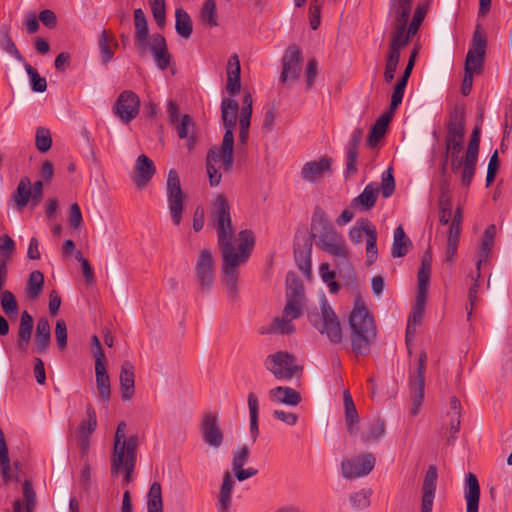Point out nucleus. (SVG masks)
I'll return each mask as SVG.
<instances>
[{
	"label": "nucleus",
	"instance_id": "1",
	"mask_svg": "<svg viewBox=\"0 0 512 512\" xmlns=\"http://www.w3.org/2000/svg\"><path fill=\"white\" fill-rule=\"evenodd\" d=\"M230 209L228 199L224 195H217L212 202L210 217L216 229L218 245L222 253V281L229 295L235 297L238 282L237 268L247 261L254 245V236L250 230H242L238 234L237 248L233 246L234 230Z\"/></svg>",
	"mask_w": 512,
	"mask_h": 512
},
{
	"label": "nucleus",
	"instance_id": "2",
	"mask_svg": "<svg viewBox=\"0 0 512 512\" xmlns=\"http://www.w3.org/2000/svg\"><path fill=\"white\" fill-rule=\"evenodd\" d=\"M239 106L231 98H223L221 101V117L225 127L222 143L219 147L210 149L206 158L207 174L211 186H218L222 175L220 169L231 171L233 167V130L236 125Z\"/></svg>",
	"mask_w": 512,
	"mask_h": 512
},
{
	"label": "nucleus",
	"instance_id": "3",
	"mask_svg": "<svg viewBox=\"0 0 512 512\" xmlns=\"http://www.w3.org/2000/svg\"><path fill=\"white\" fill-rule=\"evenodd\" d=\"M466 111L463 106H455L448 114L445 122L444 138V159L442 173H445L447 163L450 162L451 171L455 174L461 173L464 167L463 157L460 153L463 150L465 139Z\"/></svg>",
	"mask_w": 512,
	"mask_h": 512
},
{
	"label": "nucleus",
	"instance_id": "4",
	"mask_svg": "<svg viewBox=\"0 0 512 512\" xmlns=\"http://www.w3.org/2000/svg\"><path fill=\"white\" fill-rule=\"evenodd\" d=\"M413 8V0H390L388 9V22L391 26L390 37L410 39L418 32L420 25L427 14V4H418L413 13L412 19L408 20Z\"/></svg>",
	"mask_w": 512,
	"mask_h": 512
},
{
	"label": "nucleus",
	"instance_id": "5",
	"mask_svg": "<svg viewBox=\"0 0 512 512\" xmlns=\"http://www.w3.org/2000/svg\"><path fill=\"white\" fill-rule=\"evenodd\" d=\"M311 228L316 246L322 251L328 253L340 262H347L349 259V249L344 236L338 232L328 220L325 212L316 208L313 216Z\"/></svg>",
	"mask_w": 512,
	"mask_h": 512
},
{
	"label": "nucleus",
	"instance_id": "6",
	"mask_svg": "<svg viewBox=\"0 0 512 512\" xmlns=\"http://www.w3.org/2000/svg\"><path fill=\"white\" fill-rule=\"evenodd\" d=\"M351 330V347L356 355L370 353L371 345L376 338V325L364 302L358 296L349 317Z\"/></svg>",
	"mask_w": 512,
	"mask_h": 512
},
{
	"label": "nucleus",
	"instance_id": "7",
	"mask_svg": "<svg viewBox=\"0 0 512 512\" xmlns=\"http://www.w3.org/2000/svg\"><path fill=\"white\" fill-rule=\"evenodd\" d=\"M126 428V423L121 421L115 431L111 455V474L115 476L122 472L124 482L128 484L136 464L138 438L137 436L127 437Z\"/></svg>",
	"mask_w": 512,
	"mask_h": 512
},
{
	"label": "nucleus",
	"instance_id": "8",
	"mask_svg": "<svg viewBox=\"0 0 512 512\" xmlns=\"http://www.w3.org/2000/svg\"><path fill=\"white\" fill-rule=\"evenodd\" d=\"M305 297L303 289L295 286L286 292V304L282 315L276 317L268 328H261V334H282L290 335L294 333L295 326L293 321L303 314Z\"/></svg>",
	"mask_w": 512,
	"mask_h": 512
},
{
	"label": "nucleus",
	"instance_id": "9",
	"mask_svg": "<svg viewBox=\"0 0 512 512\" xmlns=\"http://www.w3.org/2000/svg\"><path fill=\"white\" fill-rule=\"evenodd\" d=\"M308 320L330 343L341 344L343 342L344 335L339 318L324 295L320 298L319 310L311 311Z\"/></svg>",
	"mask_w": 512,
	"mask_h": 512
},
{
	"label": "nucleus",
	"instance_id": "10",
	"mask_svg": "<svg viewBox=\"0 0 512 512\" xmlns=\"http://www.w3.org/2000/svg\"><path fill=\"white\" fill-rule=\"evenodd\" d=\"M264 366L278 380L300 377L303 370V367L297 363L296 357L287 351H277L268 355Z\"/></svg>",
	"mask_w": 512,
	"mask_h": 512
},
{
	"label": "nucleus",
	"instance_id": "11",
	"mask_svg": "<svg viewBox=\"0 0 512 512\" xmlns=\"http://www.w3.org/2000/svg\"><path fill=\"white\" fill-rule=\"evenodd\" d=\"M364 235L366 236V262L368 265H372L378 258L377 231L370 220L362 218L356 221L348 236L353 244H359L362 242Z\"/></svg>",
	"mask_w": 512,
	"mask_h": 512
},
{
	"label": "nucleus",
	"instance_id": "12",
	"mask_svg": "<svg viewBox=\"0 0 512 512\" xmlns=\"http://www.w3.org/2000/svg\"><path fill=\"white\" fill-rule=\"evenodd\" d=\"M487 49V36L480 24L475 26L470 48L466 55L464 71L479 74L484 67V59Z\"/></svg>",
	"mask_w": 512,
	"mask_h": 512
},
{
	"label": "nucleus",
	"instance_id": "13",
	"mask_svg": "<svg viewBox=\"0 0 512 512\" xmlns=\"http://www.w3.org/2000/svg\"><path fill=\"white\" fill-rule=\"evenodd\" d=\"M195 277L203 292L209 291L216 278V264L210 249H201L195 262Z\"/></svg>",
	"mask_w": 512,
	"mask_h": 512
},
{
	"label": "nucleus",
	"instance_id": "14",
	"mask_svg": "<svg viewBox=\"0 0 512 512\" xmlns=\"http://www.w3.org/2000/svg\"><path fill=\"white\" fill-rule=\"evenodd\" d=\"M166 195L172 222L174 225H179L182 221L184 195L178 173L174 169L168 173Z\"/></svg>",
	"mask_w": 512,
	"mask_h": 512
},
{
	"label": "nucleus",
	"instance_id": "15",
	"mask_svg": "<svg viewBox=\"0 0 512 512\" xmlns=\"http://www.w3.org/2000/svg\"><path fill=\"white\" fill-rule=\"evenodd\" d=\"M199 432L203 442L209 447L218 450L224 441V433L220 427V420L216 413L206 412L200 421Z\"/></svg>",
	"mask_w": 512,
	"mask_h": 512
},
{
	"label": "nucleus",
	"instance_id": "16",
	"mask_svg": "<svg viewBox=\"0 0 512 512\" xmlns=\"http://www.w3.org/2000/svg\"><path fill=\"white\" fill-rule=\"evenodd\" d=\"M480 144V128L476 126L470 136L468 146L463 155L464 167L461 172V183L463 186L468 187L475 175L476 164L478 161Z\"/></svg>",
	"mask_w": 512,
	"mask_h": 512
},
{
	"label": "nucleus",
	"instance_id": "17",
	"mask_svg": "<svg viewBox=\"0 0 512 512\" xmlns=\"http://www.w3.org/2000/svg\"><path fill=\"white\" fill-rule=\"evenodd\" d=\"M375 462V457L370 453L343 460L341 474L347 480L366 476L373 470Z\"/></svg>",
	"mask_w": 512,
	"mask_h": 512
},
{
	"label": "nucleus",
	"instance_id": "18",
	"mask_svg": "<svg viewBox=\"0 0 512 512\" xmlns=\"http://www.w3.org/2000/svg\"><path fill=\"white\" fill-rule=\"evenodd\" d=\"M301 74V50L296 45L289 46L282 57L281 83L297 81Z\"/></svg>",
	"mask_w": 512,
	"mask_h": 512
},
{
	"label": "nucleus",
	"instance_id": "19",
	"mask_svg": "<svg viewBox=\"0 0 512 512\" xmlns=\"http://www.w3.org/2000/svg\"><path fill=\"white\" fill-rule=\"evenodd\" d=\"M139 106V97L134 92L125 90L118 96L114 111L124 123H129L138 115Z\"/></svg>",
	"mask_w": 512,
	"mask_h": 512
},
{
	"label": "nucleus",
	"instance_id": "20",
	"mask_svg": "<svg viewBox=\"0 0 512 512\" xmlns=\"http://www.w3.org/2000/svg\"><path fill=\"white\" fill-rule=\"evenodd\" d=\"M438 473L437 468L433 465L429 466L422 483L421 512H432Z\"/></svg>",
	"mask_w": 512,
	"mask_h": 512
},
{
	"label": "nucleus",
	"instance_id": "21",
	"mask_svg": "<svg viewBox=\"0 0 512 512\" xmlns=\"http://www.w3.org/2000/svg\"><path fill=\"white\" fill-rule=\"evenodd\" d=\"M410 41L405 39H398L390 37L388 53L386 57V65L384 71V79L386 82H391L394 79L395 72L398 67L400 59V51L405 48Z\"/></svg>",
	"mask_w": 512,
	"mask_h": 512
},
{
	"label": "nucleus",
	"instance_id": "22",
	"mask_svg": "<svg viewBox=\"0 0 512 512\" xmlns=\"http://www.w3.org/2000/svg\"><path fill=\"white\" fill-rule=\"evenodd\" d=\"M135 46L140 55H144L149 46V28L146 16L141 8L134 10Z\"/></svg>",
	"mask_w": 512,
	"mask_h": 512
},
{
	"label": "nucleus",
	"instance_id": "23",
	"mask_svg": "<svg viewBox=\"0 0 512 512\" xmlns=\"http://www.w3.org/2000/svg\"><path fill=\"white\" fill-rule=\"evenodd\" d=\"M148 48L150 49L157 68L164 71L171 62V55L168 52L167 43L163 35L156 33L150 38Z\"/></svg>",
	"mask_w": 512,
	"mask_h": 512
},
{
	"label": "nucleus",
	"instance_id": "24",
	"mask_svg": "<svg viewBox=\"0 0 512 512\" xmlns=\"http://www.w3.org/2000/svg\"><path fill=\"white\" fill-rule=\"evenodd\" d=\"M332 161L328 157H321L319 160L309 161L301 169L303 180L315 183L319 181L326 172L330 171Z\"/></svg>",
	"mask_w": 512,
	"mask_h": 512
},
{
	"label": "nucleus",
	"instance_id": "25",
	"mask_svg": "<svg viewBox=\"0 0 512 512\" xmlns=\"http://www.w3.org/2000/svg\"><path fill=\"white\" fill-rule=\"evenodd\" d=\"M134 168L136 175L133 181L139 189H143L156 172L154 163L145 154H141L137 157Z\"/></svg>",
	"mask_w": 512,
	"mask_h": 512
},
{
	"label": "nucleus",
	"instance_id": "26",
	"mask_svg": "<svg viewBox=\"0 0 512 512\" xmlns=\"http://www.w3.org/2000/svg\"><path fill=\"white\" fill-rule=\"evenodd\" d=\"M252 97L249 93L244 95L243 98V107L240 111L239 118V149H243L247 146L249 139V128L251 123V115H252Z\"/></svg>",
	"mask_w": 512,
	"mask_h": 512
},
{
	"label": "nucleus",
	"instance_id": "27",
	"mask_svg": "<svg viewBox=\"0 0 512 512\" xmlns=\"http://www.w3.org/2000/svg\"><path fill=\"white\" fill-rule=\"evenodd\" d=\"M119 382L122 400H131L135 393V368L128 360L124 361L121 365Z\"/></svg>",
	"mask_w": 512,
	"mask_h": 512
},
{
	"label": "nucleus",
	"instance_id": "28",
	"mask_svg": "<svg viewBox=\"0 0 512 512\" xmlns=\"http://www.w3.org/2000/svg\"><path fill=\"white\" fill-rule=\"evenodd\" d=\"M466 512H478L480 499V485L473 473H468L465 478Z\"/></svg>",
	"mask_w": 512,
	"mask_h": 512
},
{
	"label": "nucleus",
	"instance_id": "29",
	"mask_svg": "<svg viewBox=\"0 0 512 512\" xmlns=\"http://www.w3.org/2000/svg\"><path fill=\"white\" fill-rule=\"evenodd\" d=\"M269 398L272 402L287 406H297L302 398L298 391L287 386H277L269 391Z\"/></svg>",
	"mask_w": 512,
	"mask_h": 512
},
{
	"label": "nucleus",
	"instance_id": "30",
	"mask_svg": "<svg viewBox=\"0 0 512 512\" xmlns=\"http://www.w3.org/2000/svg\"><path fill=\"white\" fill-rule=\"evenodd\" d=\"M379 186L377 183H369L365 186L360 195L355 197L352 201V207L357 208L359 211H369L376 203Z\"/></svg>",
	"mask_w": 512,
	"mask_h": 512
},
{
	"label": "nucleus",
	"instance_id": "31",
	"mask_svg": "<svg viewBox=\"0 0 512 512\" xmlns=\"http://www.w3.org/2000/svg\"><path fill=\"white\" fill-rule=\"evenodd\" d=\"M235 482L232 479L231 473L226 471L223 475V481L217 500L218 512H229L232 505V492Z\"/></svg>",
	"mask_w": 512,
	"mask_h": 512
},
{
	"label": "nucleus",
	"instance_id": "32",
	"mask_svg": "<svg viewBox=\"0 0 512 512\" xmlns=\"http://www.w3.org/2000/svg\"><path fill=\"white\" fill-rule=\"evenodd\" d=\"M96 385L102 400L108 403L111 395L110 377L104 362L95 363Z\"/></svg>",
	"mask_w": 512,
	"mask_h": 512
},
{
	"label": "nucleus",
	"instance_id": "33",
	"mask_svg": "<svg viewBox=\"0 0 512 512\" xmlns=\"http://www.w3.org/2000/svg\"><path fill=\"white\" fill-rule=\"evenodd\" d=\"M495 236L496 226L491 224L485 229L483 239L478 250V260L476 263L477 270H480L483 261L488 259L492 246L494 245Z\"/></svg>",
	"mask_w": 512,
	"mask_h": 512
},
{
	"label": "nucleus",
	"instance_id": "34",
	"mask_svg": "<svg viewBox=\"0 0 512 512\" xmlns=\"http://www.w3.org/2000/svg\"><path fill=\"white\" fill-rule=\"evenodd\" d=\"M51 341V327L46 318H41L37 322L35 344L37 352L43 353L50 346Z\"/></svg>",
	"mask_w": 512,
	"mask_h": 512
},
{
	"label": "nucleus",
	"instance_id": "35",
	"mask_svg": "<svg viewBox=\"0 0 512 512\" xmlns=\"http://www.w3.org/2000/svg\"><path fill=\"white\" fill-rule=\"evenodd\" d=\"M392 113H384L382 114L375 124L372 126L367 142L370 147H375L379 141L384 137L388 124L392 119Z\"/></svg>",
	"mask_w": 512,
	"mask_h": 512
},
{
	"label": "nucleus",
	"instance_id": "36",
	"mask_svg": "<svg viewBox=\"0 0 512 512\" xmlns=\"http://www.w3.org/2000/svg\"><path fill=\"white\" fill-rule=\"evenodd\" d=\"M33 328V318L32 316L27 312L24 311L21 314L20 317V324L18 329V347L22 351H25L31 338Z\"/></svg>",
	"mask_w": 512,
	"mask_h": 512
},
{
	"label": "nucleus",
	"instance_id": "37",
	"mask_svg": "<svg viewBox=\"0 0 512 512\" xmlns=\"http://www.w3.org/2000/svg\"><path fill=\"white\" fill-rule=\"evenodd\" d=\"M410 246H411L410 239L406 237V234H405L402 226H398L394 230L393 244H392V248H391L392 256L394 258H399V257L405 256L408 253Z\"/></svg>",
	"mask_w": 512,
	"mask_h": 512
},
{
	"label": "nucleus",
	"instance_id": "38",
	"mask_svg": "<svg viewBox=\"0 0 512 512\" xmlns=\"http://www.w3.org/2000/svg\"><path fill=\"white\" fill-rule=\"evenodd\" d=\"M410 397H411V408L409 413L412 417H415L420 412L422 401L424 398V382L422 380L409 381Z\"/></svg>",
	"mask_w": 512,
	"mask_h": 512
},
{
	"label": "nucleus",
	"instance_id": "39",
	"mask_svg": "<svg viewBox=\"0 0 512 512\" xmlns=\"http://www.w3.org/2000/svg\"><path fill=\"white\" fill-rule=\"evenodd\" d=\"M385 433V423L382 419L376 418L370 421L361 434L364 443L376 442Z\"/></svg>",
	"mask_w": 512,
	"mask_h": 512
},
{
	"label": "nucleus",
	"instance_id": "40",
	"mask_svg": "<svg viewBox=\"0 0 512 512\" xmlns=\"http://www.w3.org/2000/svg\"><path fill=\"white\" fill-rule=\"evenodd\" d=\"M175 30L184 39L191 37L193 31L192 20L182 8H177L175 11Z\"/></svg>",
	"mask_w": 512,
	"mask_h": 512
},
{
	"label": "nucleus",
	"instance_id": "41",
	"mask_svg": "<svg viewBox=\"0 0 512 512\" xmlns=\"http://www.w3.org/2000/svg\"><path fill=\"white\" fill-rule=\"evenodd\" d=\"M31 181L29 178L24 177L20 180L16 192L13 194V201L18 209H23L27 206L30 199H32Z\"/></svg>",
	"mask_w": 512,
	"mask_h": 512
},
{
	"label": "nucleus",
	"instance_id": "42",
	"mask_svg": "<svg viewBox=\"0 0 512 512\" xmlns=\"http://www.w3.org/2000/svg\"><path fill=\"white\" fill-rule=\"evenodd\" d=\"M248 409H249V418H250V435L251 439L256 442L259 428H258V412H259V402L257 396L251 392L248 394L247 398Z\"/></svg>",
	"mask_w": 512,
	"mask_h": 512
},
{
	"label": "nucleus",
	"instance_id": "43",
	"mask_svg": "<svg viewBox=\"0 0 512 512\" xmlns=\"http://www.w3.org/2000/svg\"><path fill=\"white\" fill-rule=\"evenodd\" d=\"M0 48L14 57L19 62H25V59L17 49L15 43L9 35V28L7 26H2L0 28Z\"/></svg>",
	"mask_w": 512,
	"mask_h": 512
},
{
	"label": "nucleus",
	"instance_id": "44",
	"mask_svg": "<svg viewBox=\"0 0 512 512\" xmlns=\"http://www.w3.org/2000/svg\"><path fill=\"white\" fill-rule=\"evenodd\" d=\"M439 222L443 225H447L452 217V201L448 187H442L441 194L439 196Z\"/></svg>",
	"mask_w": 512,
	"mask_h": 512
},
{
	"label": "nucleus",
	"instance_id": "45",
	"mask_svg": "<svg viewBox=\"0 0 512 512\" xmlns=\"http://www.w3.org/2000/svg\"><path fill=\"white\" fill-rule=\"evenodd\" d=\"M44 275L39 270L30 273L26 286V294L31 299H37L43 291Z\"/></svg>",
	"mask_w": 512,
	"mask_h": 512
},
{
	"label": "nucleus",
	"instance_id": "46",
	"mask_svg": "<svg viewBox=\"0 0 512 512\" xmlns=\"http://www.w3.org/2000/svg\"><path fill=\"white\" fill-rule=\"evenodd\" d=\"M87 419L82 420L77 428V434L79 438H90L91 434L97 427V415L96 411L92 406H88L86 410Z\"/></svg>",
	"mask_w": 512,
	"mask_h": 512
},
{
	"label": "nucleus",
	"instance_id": "47",
	"mask_svg": "<svg viewBox=\"0 0 512 512\" xmlns=\"http://www.w3.org/2000/svg\"><path fill=\"white\" fill-rule=\"evenodd\" d=\"M147 497V512H163L162 490L159 482L151 484Z\"/></svg>",
	"mask_w": 512,
	"mask_h": 512
},
{
	"label": "nucleus",
	"instance_id": "48",
	"mask_svg": "<svg viewBox=\"0 0 512 512\" xmlns=\"http://www.w3.org/2000/svg\"><path fill=\"white\" fill-rule=\"evenodd\" d=\"M0 305L8 317H15L18 314V303L11 291L0 289Z\"/></svg>",
	"mask_w": 512,
	"mask_h": 512
},
{
	"label": "nucleus",
	"instance_id": "49",
	"mask_svg": "<svg viewBox=\"0 0 512 512\" xmlns=\"http://www.w3.org/2000/svg\"><path fill=\"white\" fill-rule=\"evenodd\" d=\"M26 73L30 77V82L32 86V90L34 92L42 93L47 89V81L44 77H41L36 69H34L30 64L26 61L23 62Z\"/></svg>",
	"mask_w": 512,
	"mask_h": 512
},
{
	"label": "nucleus",
	"instance_id": "50",
	"mask_svg": "<svg viewBox=\"0 0 512 512\" xmlns=\"http://www.w3.org/2000/svg\"><path fill=\"white\" fill-rule=\"evenodd\" d=\"M109 42H114V38L112 36H108L105 30H102L100 39H99V49L101 54V60L103 64H108L112 59L114 52L110 47Z\"/></svg>",
	"mask_w": 512,
	"mask_h": 512
},
{
	"label": "nucleus",
	"instance_id": "51",
	"mask_svg": "<svg viewBox=\"0 0 512 512\" xmlns=\"http://www.w3.org/2000/svg\"><path fill=\"white\" fill-rule=\"evenodd\" d=\"M201 19L203 23L209 25L210 27H215L218 25L216 3L214 0H206L204 2L201 9Z\"/></svg>",
	"mask_w": 512,
	"mask_h": 512
},
{
	"label": "nucleus",
	"instance_id": "52",
	"mask_svg": "<svg viewBox=\"0 0 512 512\" xmlns=\"http://www.w3.org/2000/svg\"><path fill=\"white\" fill-rule=\"evenodd\" d=\"M0 466L3 478L7 481L10 479V459L8 455V449L5 442V436L3 431L0 429Z\"/></svg>",
	"mask_w": 512,
	"mask_h": 512
},
{
	"label": "nucleus",
	"instance_id": "53",
	"mask_svg": "<svg viewBox=\"0 0 512 512\" xmlns=\"http://www.w3.org/2000/svg\"><path fill=\"white\" fill-rule=\"evenodd\" d=\"M446 417L448 419V423L446 424L447 430L449 431L447 442L449 444H452L455 441L456 435L460 430L461 412H447Z\"/></svg>",
	"mask_w": 512,
	"mask_h": 512
},
{
	"label": "nucleus",
	"instance_id": "54",
	"mask_svg": "<svg viewBox=\"0 0 512 512\" xmlns=\"http://www.w3.org/2000/svg\"><path fill=\"white\" fill-rule=\"evenodd\" d=\"M52 139L48 129L39 127L36 130L35 146L41 153L47 152L51 148Z\"/></svg>",
	"mask_w": 512,
	"mask_h": 512
},
{
	"label": "nucleus",
	"instance_id": "55",
	"mask_svg": "<svg viewBox=\"0 0 512 512\" xmlns=\"http://www.w3.org/2000/svg\"><path fill=\"white\" fill-rule=\"evenodd\" d=\"M381 193L384 198H389L395 190V180L392 174V168H388L386 171L382 173L381 179Z\"/></svg>",
	"mask_w": 512,
	"mask_h": 512
},
{
	"label": "nucleus",
	"instance_id": "56",
	"mask_svg": "<svg viewBox=\"0 0 512 512\" xmlns=\"http://www.w3.org/2000/svg\"><path fill=\"white\" fill-rule=\"evenodd\" d=\"M343 401L345 407V421L346 422H359L358 412L353 402L352 396L348 390L343 393Z\"/></svg>",
	"mask_w": 512,
	"mask_h": 512
},
{
	"label": "nucleus",
	"instance_id": "57",
	"mask_svg": "<svg viewBox=\"0 0 512 512\" xmlns=\"http://www.w3.org/2000/svg\"><path fill=\"white\" fill-rule=\"evenodd\" d=\"M480 276V270H477V274L475 277H473V283L468 291V306L466 307L468 318H470V316L472 315L473 308L478 301L477 293L480 287Z\"/></svg>",
	"mask_w": 512,
	"mask_h": 512
},
{
	"label": "nucleus",
	"instance_id": "58",
	"mask_svg": "<svg viewBox=\"0 0 512 512\" xmlns=\"http://www.w3.org/2000/svg\"><path fill=\"white\" fill-rule=\"evenodd\" d=\"M370 489H362L360 491L354 492L350 495V502L354 508L363 509L369 506L370 504Z\"/></svg>",
	"mask_w": 512,
	"mask_h": 512
},
{
	"label": "nucleus",
	"instance_id": "59",
	"mask_svg": "<svg viewBox=\"0 0 512 512\" xmlns=\"http://www.w3.org/2000/svg\"><path fill=\"white\" fill-rule=\"evenodd\" d=\"M295 260L297 262V265L299 269L309 274L311 271V250L310 248L305 250H295L294 251Z\"/></svg>",
	"mask_w": 512,
	"mask_h": 512
},
{
	"label": "nucleus",
	"instance_id": "60",
	"mask_svg": "<svg viewBox=\"0 0 512 512\" xmlns=\"http://www.w3.org/2000/svg\"><path fill=\"white\" fill-rule=\"evenodd\" d=\"M149 4L156 23L163 26L166 20L165 0H149Z\"/></svg>",
	"mask_w": 512,
	"mask_h": 512
},
{
	"label": "nucleus",
	"instance_id": "61",
	"mask_svg": "<svg viewBox=\"0 0 512 512\" xmlns=\"http://www.w3.org/2000/svg\"><path fill=\"white\" fill-rule=\"evenodd\" d=\"M406 86L407 84L398 80L391 95V102L388 113H392L393 115L395 110L402 103Z\"/></svg>",
	"mask_w": 512,
	"mask_h": 512
},
{
	"label": "nucleus",
	"instance_id": "62",
	"mask_svg": "<svg viewBox=\"0 0 512 512\" xmlns=\"http://www.w3.org/2000/svg\"><path fill=\"white\" fill-rule=\"evenodd\" d=\"M249 449L247 446H241L232 452V469L244 467L249 459Z\"/></svg>",
	"mask_w": 512,
	"mask_h": 512
},
{
	"label": "nucleus",
	"instance_id": "63",
	"mask_svg": "<svg viewBox=\"0 0 512 512\" xmlns=\"http://www.w3.org/2000/svg\"><path fill=\"white\" fill-rule=\"evenodd\" d=\"M56 344L60 350H64L67 346V326L64 320L59 319L55 326Z\"/></svg>",
	"mask_w": 512,
	"mask_h": 512
},
{
	"label": "nucleus",
	"instance_id": "64",
	"mask_svg": "<svg viewBox=\"0 0 512 512\" xmlns=\"http://www.w3.org/2000/svg\"><path fill=\"white\" fill-rule=\"evenodd\" d=\"M23 496L25 500V509L23 512H32L35 506V492L29 481L23 483Z\"/></svg>",
	"mask_w": 512,
	"mask_h": 512
}]
</instances>
